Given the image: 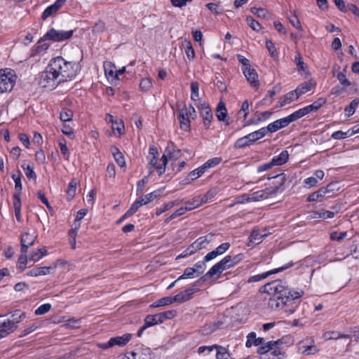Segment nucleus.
Here are the masks:
<instances>
[{
	"label": "nucleus",
	"instance_id": "ea45409f",
	"mask_svg": "<svg viewBox=\"0 0 359 359\" xmlns=\"http://www.w3.org/2000/svg\"><path fill=\"white\" fill-rule=\"evenodd\" d=\"M41 324L40 323L36 321L30 325H27L26 327H25L23 330H21V333L19 335L20 337H25L26 335L33 332L35 331L37 328L40 327Z\"/></svg>",
	"mask_w": 359,
	"mask_h": 359
},
{
	"label": "nucleus",
	"instance_id": "7ed1b4c3",
	"mask_svg": "<svg viewBox=\"0 0 359 359\" xmlns=\"http://www.w3.org/2000/svg\"><path fill=\"white\" fill-rule=\"evenodd\" d=\"M25 318V313L15 310L6 315L0 316V337H6L18 327V324Z\"/></svg>",
	"mask_w": 359,
	"mask_h": 359
},
{
	"label": "nucleus",
	"instance_id": "e433bc0d",
	"mask_svg": "<svg viewBox=\"0 0 359 359\" xmlns=\"http://www.w3.org/2000/svg\"><path fill=\"white\" fill-rule=\"evenodd\" d=\"M174 302L175 301L173 300V297H166L156 301L155 302L150 305V307L157 308L160 306L170 305Z\"/></svg>",
	"mask_w": 359,
	"mask_h": 359
},
{
	"label": "nucleus",
	"instance_id": "09e8293b",
	"mask_svg": "<svg viewBox=\"0 0 359 359\" xmlns=\"http://www.w3.org/2000/svg\"><path fill=\"white\" fill-rule=\"evenodd\" d=\"M76 184L77 183L74 180H72L69 183L68 189L67 191V199L68 201H71L74 196L76 189Z\"/></svg>",
	"mask_w": 359,
	"mask_h": 359
},
{
	"label": "nucleus",
	"instance_id": "ddd939ff",
	"mask_svg": "<svg viewBox=\"0 0 359 359\" xmlns=\"http://www.w3.org/2000/svg\"><path fill=\"white\" fill-rule=\"evenodd\" d=\"M105 76L109 82L115 84L118 81V73L116 66L111 62H104L103 65Z\"/></svg>",
	"mask_w": 359,
	"mask_h": 359
},
{
	"label": "nucleus",
	"instance_id": "f3484780",
	"mask_svg": "<svg viewBox=\"0 0 359 359\" xmlns=\"http://www.w3.org/2000/svg\"><path fill=\"white\" fill-rule=\"evenodd\" d=\"M242 72L252 87L257 88L259 86L258 74L254 68L250 66L244 69Z\"/></svg>",
	"mask_w": 359,
	"mask_h": 359
},
{
	"label": "nucleus",
	"instance_id": "69168bd1",
	"mask_svg": "<svg viewBox=\"0 0 359 359\" xmlns=\"http://www.w3.org/2000/svg\"><path fill=\"white\" fill-rule=\"evenodd\" d=\"M358 106V101L357 100H352L349 106L346 107V109H345L346 116H352L354 114Z\"/></svg>",
	"mask_w": 359,
	"mask_h": 359
},
{
	"label": "nucleus",
	"instance_id": "2f4dec72",
	"mask_svg": "<svg viewBox=\"0 0 359 359\" xmlns=\"http://www.w3.org/2000/svg\"><path fill=\"white\" fill-rule=\"evenodd\" d=\"M268 133L269 130H266V127H263L255 132L249 133L248 137L251 139V142L253 143L264 137Z\"/></svg>",
	"mask_w": 359,
	"mask_h": 359
},
{
	"label": "nucleus",
	"instance_id": "58836bf2",
	"mask_svg": "<svg viewBox=\"0 0 359 359\" xmlns=\"http://www.w3.org/2000/svg\"><path fill=\"white\" fill-rule=\"evenodd\" d=\"M252 144L251 139L248 137V135L238 139L234 143V147L236 149H241L245 147H248Z\"/></svg>",
	"mask_w": 359,
	"mask_h": 359
},
{
	"label": "nucleus",
	"instance_id": "6e6d98bb",
	"mask_svg": "<svg viewBox=\"0 0 359 359\" xmlns=\"http://www.w3.org/2000/svg\"><path fill=\"white\" fill-rule=\"evenodd\" d=\"M326 193H327L326 190H325L323 189H320L318 190L317 191H315V192L312 193L311 194H310L307 198V201L309 202L315 201L318 200L319 198L323 197Z\"/></svg>",
	"mask_w": 359,
	"mask_h": 359
},
{
	"label": "nucleus",
	"instance_id": "aec40b11",
	"mask_svg": "<svg viewBox=\"0 0 359 359\" xmlns=\"http://www.w3.org/2000/svg\"><path fill=\"white\" fill-rule=\"evenodd\" d=\"M290 124L287 117L281 118L278 119L271 123H269L266 126V130H269V133H273L278 130L283 128L287 126Z\"/></svg>",
	"mask_w": 359,
	"mask_h": 359
},
{
	"label": "nucleus",
	"instance_id": "5701e85b",
	"mask_svg": "<svg viewBox=\"0 0 359 359\" xmlns=\"http://www.w3.org/2000/svg\"><path fill=\"white\" fill-rule=\"evenodd\" d=\"M194 290L192 288H187L184 291L178 293L173 297L175 302L183 303L184 302L190 300L193 297Z\"/></svg>",
	"mask_w": 359,
	"mask_h": 359
},
{
	"label": "nucleus",
	"instance_id": "cd10ccee",
	"mask_svg": "<svg viewBox=\"0 0 359 359\" xmlns=\"http://www.w3.org/2000/svg\"><path fill=\"white\" fill-rule=\"evenodd\" d=\"M217 118L220 121H225L227 117V110L226 108L225 103L223 101H220L216 109Z\"/></svg>",
	"mask_w": 359,
	"mask_h": 359
},
{
	"label": "nucleus",
	"instance_id": "a211bd4d",
	"mask_svg": "<svg viewBox=\"0 0 359 359\" xmlns=\"http://www.w3.org/2000/svg\"><path fill=\"white\" fill-rule=\"evenodd\" d=\"M294 62L299 74L304 78H308L311 74L309 71L307 65L304 62L303 58L299 53H297L294 57Z\"/></svg>",
	"mask_w": 359,
	"mask_h": 359
},
{
	"label": "nucleus",
	"instance_id": "79ce46f5",
	"mask_svg": "<svg viewBox=\"0 0 359 359\" xmlns=\"http://www.w3.org/2000/svg\"><path fill=\"white\" fill-rule=\"evenodd\" d=\"M213 235L208 234L204 236H201L195 241L199 248L201 250L206 248L207 245L212 241Z\"/></svg>",
	"mask_w": 359,
	"mask_h": 359
},
{
	"label": "nucleus",
	"instance_id": "a878e982",
	"mask_svg": "<svg viewBox=\"0 0 359 359\" xmlns=\"http://www.w3.org/2000/svg\"><path fill=\"white\" fill-rule=\"evenodd\" d=\"M289 158V154L287 150L282 151L278 155L274 156L271 159V164L273 166H279L285 164Z\"/></svg>",
	"mask_w": 359,
	"mask_h": 359
},
{
	"label": "nucleus",
	"instance_id": "13d9d810",
	"mask_svg": "<svg viewBox=\"0 0 359 359\" xmlns=\"http://www.w3.org/2000/svg\"><path fill=\"white\" fill-rule=\"evenodd\" d=\"M246 21L248 22V26L250 28H252L253 30H255L256 32H259L261 29L260 24L259 23L258 21L255 20L252 17L248 16L246 18Z\"/></svg>",
	"mask_w": 359,
	"mask_h": 359
},
{
	"label": "nucleus",
	"instance_id": "4c0bfd02",
	"mask_svg": "<svg viewBox=\"0 0 359 359\" xmlns=\"http://www.w3.org/2000/svg\"><path fill=\"white\" fill-rule=\"evenodd\" d=\"M284 357V353L280 349L272 347V349L267 353V357H262V359H283Z\"/></svg>",
	"mask_w": 359,
	"mask_h": 359
},
{
	"label": "nucleus",
	"instance_id": "774afa93",
	"mask_svg": "<svg viewBox=\"0 0 359 359\" xmlns=\"http://www.w3.org/2000/svg\"><path fill=\"white\" fill-rule=\"evenodd\" d=\"M51 309L50 304H43L39 306L34 311L35 315L40 316L48 313Z\"/></svg>",
	"mask_w": 359,
	"mask_h": 359
},
{
	"label": "nucleus",
	"instance_id": "c85d7f7f",
	"mask_svg": "<svg viewBox=\"0 0 359 359\" xmlns=\"http://www.w3.org/2000/svg\"><path fill=\"white\" fill-rule=\"evenodd\" d=\"M178 119L180 123V128L184 131H188L190 128V118L186 116L182 109L179 111Z\"/></svg>",
	"mask_w": 359,
	"mask_h": 359
},
{
	"label": "nucleus",
	"instance_id": "680f3d73",
	"mask_svg": "<svg viewBox=\"0 0 359 359\" xmlns=\"http://www.w3.org/2000/svg\"><path fill=\"white\" fill-rule=\"evenodd\" d=\"M191 98L193 100H197L199 97V85L197 82H192L191 83Z\"/></svg>",
	"mask_w": 359,
	"mask_h": 359
},
{
	"label": "nucleus",
	"instance_id": "7c9ffc66",
	"mask_svg": "<svg viewBox=\"0 0 359 359\" xmlns=\"http://www.w3.org/2000/svg\"><path fill=\"white\" fill-rule=\"evenodd\" d=\"M111 153H112L114 160L116 161L117 164L120 167H125L126 166L125 157L123 155V154L120 151V150L117 147H114L111 148Z\"/></svg>",
	"mask_w": 359,
	"mask_h": 359
},
{
	"label": "nucleus",
	"instance_id": "864d4df0",
	"mask_svg": "<svg viewBox=\"0 0 359 359\" xmlns=\"http://www.w3.org/2000/svg\"><path fill=\"white\" fill-rule=\"evenodd\" d=\"M195 277H197L195 270L192 267H188L185 269L183 274L178 277V280L194 278Z\"/></svg>",
	"mask_w": 359,
	"mask_h": 359
},
{
	"label": "nucleus",
	"instance_id": "f03ea898",
	"mask_svg": "<svg viewBox=\"0 0 359 359\" xmlns=\"http://www.w3.org/2000/svg\"><path fill=\"white\" fill-rule=\"evenodd\" d=\"M263 292L273 297L269 300V306L275 311H282L287 316L294 313L299 306L304 291L287 287L281 280H275L263 286Z\"/></svg>",
	"mask_w": 359,
	"mask_h": 359
},
{
	"label": "nucleus",
	"instance_id": "39448f33",
	"mask_svg": "<svg viewBox=\"0 0 359 359\" xmlns=\"http://www.w3.org/2000/svg\"><path fill=\"white\" fill-rule=\"evenodd\" d=\"M16 76L8 69H0V94L11 92L15 84Z\"/></svg>",
	"mask_w": 359,
	"mask_h": 359
},
{
	"label": "nucleus",
	"instance_id": "8fccbe9b",
	"mask_svg": "<svg viewBox=\"0 0 359 359\" xmlns=\"http://www.w3.org/2000/svg\"><path fill=\"white\" fill-rule=\"evenodd\" d=\"M185 46V53L187 57L189 60H192L195 57V51L193 48V46L191 45V43L190 41H185L184 42Z\"/></svg>",
	"mask_w": 359,
	"mask_h": 359
},
{
	"label": "nucleus",
	"instance_id": "1a4fd4ad",
	"mask_svg": "<svg viewBox=\"0 0 359 359\" xmlns=\"http://www.w3.org/2000/svg\"><path fill=\"white\" fill-rule=\"evenodd\" d=\"M268 179H275V181L273 182V187H268L266 188L265 189L262 190L266 191V195H267V198L272 196H274L279 191L280 189L283 186V184L285 182V177L283 173H281L276 176L269 177Z\"/></svg>",
	"mask_w": 359,
	"mask_h": 359
},
{
	"label": "nucleus",
	"instance_id": "0eeeda50",
	"mask_svg": "<svg viewBox=\"0 0 359 359\" xmlns=\"http://www.w3.org/2000/svg\"><path fill=\"white\" fill-rule=\"evenodd\" d=\"M74 33V30H59L54 28L50 29L44 35V39H48L55 42H61L69 39Z\"/></svg>",
	"mask_w": 359,
	"mask_h": 359
},
{
	"label": "nucleus",
	"instance_id": "412c9836",
	"mask_svg": "<svg viewBox=\"0 0 359 359\" xmlns=\"http://www.w3.org/2000/svg\"><path fill=\"white\" fill-rule=\"evenodd\" d=\"M47 39H44L43 36L38 41L37 43L32 50L31 56L35 57L45 53L50 47V44L44 42Z\"/></svg>",
	"mask_w": 359,
	"mask_h": 359
},
{
	"label": "nucleus",
	"instance_id": "72a5a7b5",
	"mask_svg": "<svg viewBox=\"0 0 359 359\" xmlns=\"http://www.w3.org/2000/svg\"><path fill=\"white\" fill-rule=\"evenodd\" d=\"M47 254H48V252L46 248H39V249H37L36 251L32 252L31 255L29 256V260L36 262L39 261Z\"/></svg>",
	"mask_w": 359,
	"mask_h": 359
},
{
	"label": "nucleus",
	"instance_id": "f8f14e48",
	"mask_svg": "<svg viewBox=\"0 0 359 359\" xmlns=\"http://www.w3.org/2000/svg\"><path fill=\"white\" fill-rule=\"evenodd\" d=\"M200 114L203 118V126L205 129H209L213 119L212 110L206 103L201 104L198 107Z\"/></svg>",
	"mask_w": 359,
	"mask_h": 359
},
{
	"label": "nucleus",
	"instance_id": "052dcab7",
	"mask_svg": "<svg viewBox=\"0 0 359 359\" xmlns=\"http://www.w3.org/2000/svg\"><path fill=\"white\" fill-rule=\"evenodd\" d=\"M112 130L114 134L117 133L118 136H121L124 133V125L121 121H115V124L112 125Z\"/></svg>",
	"mask_w": 359,
	"mask_h": 359
},
{
	"label": "nucleus",
	"instance_id": "5fc2aeb1",
	"mask_svg": "<svg viewBox=\"0 0 359 359\" xmlns=\"http://www.w3.org/2000/svg\"><path fill=\"white\" fill-rule=\"evenodd\" d=\"M347 236L346 231H332L330 235V238L331 241H343Z\"/></svg>",
	"mask_w": 359,
	"mask_h": 359
},
{
	"label": "nucleus",
	"instance_id": "c756f323",
	"mask_svg": "<svg viewBox=\"0 0 359 359\" xmlns=\"http://www.w3.org/2000/svg\"><path fill=\"white\" fill-rule=\"evenodd\" d=\"M346 66L342 71L337 72L336 77L341 86L348 88L351 86V82L346 77Z\"/></svg>",
	"mask_w": 359,
	"mask_h": 359
},
{
	"label": "nucleus",
	"instance_id": "393cba45",
	"mask_svg": "<svg viewBox=\"0 0 359 359\" xmlns=\"http://www.w3.org/2000/svg\"><path fill=\"white\" fill-rule=\"evenodd\" d=\"M132 337L131 334H124L122 336H118L115 337H111L110 339L111 347L114 346H123L127 344V343L130 340Z\"/></svg>",
	"mask_w": 359,
	"mask_h": 359
},
{
	"label": "nucleus",
	"instance_id": "603ef678",
	"mask_svg": "<svg viewBox=\"0 0 359 359\" xmlns=\"http://www.w3.org/2000/svg\"><path fill=\"white\" fill-rule=\"evenodd\" d=\"M207 262H204V259L202 261H198L196 262L194 266L192 267L195 270L196 273V276H199L202 274L206 269L205 263Z\"/></svg>",
	"mask_w": 359,
	"mask_h": 359
},
{
	"label": "nucleus",
	"instance_id": "bf43d9fd",
	"mask_svg": "<svg viewBox=\"0 0 359 359\" xmlns=\"http://www.w3.org/2000/svg\"><path fill=\"white\" fill-rule=\"evenodd\" d=\"M161 323H163L166 319H172L177 316V311L175 310H170L159 313Z\"/></svg>",
	"mask_w": 359,
	"mask_h": 359
},
{
	"label": "nucleus",
	"instance_id": "473e14b6",
	"mask_svg": "<svg viewBox=\"0 0 359 359\" xmlns=\"http://www.w3.org/2000/svg\"><path fill=\"white\" fill-rule=\"evenodd\" d=\"M216 359H229L231 358V353H229L227 348L218 345L216 347Z\"/></svg>",
	"mask_w": 359,
	"mask_h": 359
},
{
	"label": "nucleus",
	"instance_id": "6e6552de",
	"mask_svg": "<svg viewBox=\"0 0 359 359\" xmlns=\"http://www.w3.org/2000/svg\"><path fill=\"white\" fill-rule=\"evenodd\" d=\"M266 191L259 190L252 194H242L236 197L235 203L241 204L266 199L267 195H266Z\"/></svg>",
	"mask_w": 359,
	"mask_h": 359
},
{
	"label": "nucleus",
	"instance_id": "dca6fc26",
	"mask_svg": "<svg viewBox=\"0 0 359 359\" xmlns=\"http://www.w3.org/2000/svg\"><path fill=\"white\" fill-rule=\"evenodd\" d=\"M36 236L28 232L23 233L20 237V251L26 253L29 247L32 246L36 240Z\"/></svg>",
	"mask_w": 359,
	"mask_h": 359
},
{
	"label": "nucleus",
	"instance_id": "e2e57ef3",
	"mask_svg": "<svg viewBox=\"0 0 359 359\" xmlns=\"http://www.w3.org/2000/svg\"><path fill=\"white\" fill-rule=\"evenodd\" d=\"M181 109L184 112L186 116H188L190 118L194 119L196 117V111L191 104H189L188 107L184 106Z\"/></svg>",
	"mask_w": 359,
	"mask_h": 359
},
{
	"label": "nucleus",
	"instance_id": "bb28decb",
	"mask_svg": "<svg viewBox=\"0 0 359 359\" xmlns=\"http://www.w3.org/2000/svg\"><path fill=\"white\" fill-rule=\"evenodd\" d=\"M299 97L298 93L296 89L294 90H291L289 93H286L284 96L280 97V106L283 107L287 104L291 103L292 102L297 100Z\"/></svg>",
	"mask_w": 359,
	"mask_h": 359
},
{
	"label": "nucleus",
	"instance_id": "49530a36",
	"mask_svg": "<svg viewBox=\"0 0 359 359\" xmlns=\"http://www.w3.org/2000/svg\"><path fill=\"white\" fill-rule=\"evenodd\" d=\"M205 171L206 170L203 167V165H201L200 167L197 168L196 169L191 171L189 173L188 177L191 181H194V180L198 179V177H200L201 176H202L205 172Z\"/></svg>",
	"mask_w": 359,
	"mask_h": 359
},
{
	"label": "nucleus",
	"instance_id": "f257e3e1",
	"mask_svg": "<svg viewBox=\"0 0 359 359\" xmlns=\"http://www.w3.org/2000/svg\"><path fill=\"white\" fill-rule=\"evenodd\" d=\"M80 72L79 63L68 61L62 56L53 57L39 74V85L48 90L55 89L60 83L74 79Z\"/></svg>",
	"mask_w": 359,
	"mask_h": 359
},
{
	"label": "nucleus",
	"instance_id": "37998d69",
	"mask_svg": "<svg viewBox=\"0 0 359 359\" xmlns=\"http://www.w3.org/2000/svg\"><path fill=\"white\" fill-rule=\"evenodd\" d=\"M153 86L152 80L149 77L142 78L140 82V88L143 92L149 91Z\"/></svg>",
	"mask_w": 359,
	"mask_h": 359
},
{
	"label": "nucleus",
	"instance_id": "423d86ee",
	"mask_svg": "<svg viewBox=\"0 0 359 359\" xmlns=\"http://www.w3.org/2000/svg\"><path fill=\"white\" fill-rule=\"evenodd\" d=\"M297 352L302 355H313L320 351L313 337H306L297 345Z\"/></svg>",
	"mask_w": 359,
	"mask_h": 359
},
{
	"label": "nucleus",
	"instance_id": "4be33fe9",
	"mask_svg": "<svg viewBox=\"0 0 359 359\" xmlns=\"http://www.w3.org/2000/svg\"><path fill=\"white\" fill-rule=\"evenodd\" d=\"M55 268H53L51 266H35L32 270L29 271L27 272V276H32V277H36L40 276H46L48 274H50L51 273V271L53 270Z\"/></svg>",
	"mask_w": 359,
	"mask_h": 359
},
{
	"label": "nucleus",
	"instance_id": "6ab92c4d",
	"mask_svg": "<svg viewBox=\"0 0 359 359\" xmlns=\"http://www.w3.org/2000/svg\"><path fill=\"white\" fill-rule=\"evenodd\" d=\"M268 236V233H262L259 229H254L249 237L248 246H254L259 244Z\"/></svg>",
	"mask_w": 359,
	"mask_h": 359
},
{
	"label": "nucleus",
	"instance_id": "4468645a",
	"mask_svg": "<svg viewBox=\"0 0 359 359\" xmlns=\"http://www.w3.org/2000/svg\"><path fill=\"white\" fill-rule=\"evenodd\" d=\"M224 257L213 265L205 274V278H212L215 275H220L224 271L229 269Z\"/></svg>",
	"mask_w": 359,
	"mask_h": 359
},
{
	"label": "nucleus",
	"instance_id": "338daca9",
	"mask_svg": "<svg viewBox=\"0 0 359 359\" xmlns=\"http://www.w3.org/2000/svg\"><path fill=\"white\" fill-rule=\"evenodd\" d=\"M289 21L290 24L294 27L297 30L302 31L303 27L302 26V24L297 18V15H296V13H294V15L289 18Z\"/></svg>",
	"mask_w": 359,
	"mask_h": 359
},
{
	"label": "nucleus",
	"instance_id": "f704fd0d",
	"mask_svg": "<svg viewBox=\"0 0 359 359\" xmlns=\"http://www.w3.org/2000/svg\"><path fill=\"white\" fill-rule=\"evenodd\" d=\"M242 257L243 255L238 254L235 256L226 255L224 259L229 269H231L241 262Z\"/></svg>",
	"mask_w": 359,
	"mask_h": 359
},
{
	"label": "nucleus",
	"instance_id": "2eb2a0df",
	"mask_svg": "<svg viewBox=\"0 0 359 359\" xmlns=\"http://www.w3.org/2000/svg\"><path fill=\"white\" fill-rule=\"evenodd\" d=\"M161 319L160 318L159 313H156L155 315H148L144 319V325L139 329L137 332V337H140L144 331L149 327L161 324Z\"/></svg>",
	"mask_w": 359,
	"mask_h": 359
},
{
	"label": "nucleus",
	"instance_id": "a19ab883",
	"mask_svg": "<svg viewBox=\"0 0 359 359\" xmlns=\"http://www.w3.org/2000/svg\"><path fill=\"white\" fill-rule=\"evenodd\" d=\"M277 341H268L264 346H262L258 348L257 353L263 355V357H267V353H269L272 347H275Z\"/></svg>",
	"mask_w": 359,
	"mask_h": 359
},
{
	"label": "nucleus",
	"instance_id": "a18cd8bd",
	"mask_svg": "<svg viewBox=\"0 0 359 359\" xmlns=\"http://www.w3.org/2000/svg\"><path fill=\"white\" fill-rule=\"evenodd\" d=\"M304 116H306V114L304 111V109L301 108V109L294 111L293 113H292L291 114H290L289 116H287L286 117H287L289 123H291L292 122H294Z\"/></svg>",
	"mask_w": 359,
	"mask_h": 359
},
{
	"label": "nucleus",
	"instance_id": "0e129e2a",
	"mask_svg": "<svg viewBox=\"0 0 359 359\" xmlns=\"http://www.w3.org/2000/svg\"><path fill=\"white\" fill-rule=\"evenodd\" d=\"M60 119L62 121H69L72 120L73 116V112L72 110L68 109H63L60 114Z\"/></svg>",
	"mask_w": 359,
	"mask_h": 359
},
{
	"label": "nucleus",
	"instance_id": "b1692460",
	"mask_svg": "<svg viewBox=\"0 0 359 359\" xmlns=\"http://www.w3.org/2000/svg\"><path fill=\"white\" fill-rule=\"evenodd\" d=\"M316 86V83L313 79L300 83L296 88L299 97L307 92L311 90Z\"/></svg>",
	"mask_w": 359,
	"mask_h": 359
},
{
	"label": "nucleus",
	"instance_id": "de8ad7c7",
	"mask_svg": "<svg viewBox=\"0 0 359 359\" xmlns=\"http://www.w3.org/2000/svg\"><path fill=\"white\" fill-rule=\"evenodd\" d=\"M266 47L270 55L273 58L276 59L278 57V53L277 52L276 46L271 40L267 39L266 41Z\"/></svg>",
	"mask_w": 359,
	"mask_h": 359
},
{
	"label": "nucleus",
	"instance_id": "c9c22d12",
	"mask_svg": "<svg viewBox=\"0 0 359 359\" xmlns=\"http://www.w3.org/2000/svg\"><path fill=\"white\" fill-rule=\"evenodd\" d=\"M22 174L18 170L16 172L12 173L11 177L15 182V193H20L22 189V184L21 182Z\"/></svg>",
	"mask_w": 359,
	"mask_h": 359
},
{
	"label": "nucleus",
	"instance_id": "c03bdc74",
	"mask_svg": "<svg viewBox=\"0 0 359 359\" xmlns=\"http://www.w3.org/2000/svg\"><path fill=\"white\" fill-rule=\"evenodd\" d=\"M219 327V325L217 323H210L205 324L204 326L202 327L201 332L203 334L207 335L210 334L215 331H216Z\"/></svg>",
	"mask_w": 359,
	"mask_h": 359
},
{
	"label": "nucleus",
	"instance_id": "3c124183",
	"mask_svg": "<svg viewBox=\"0 0 359 359\" xmlns=\"http://www.w3.org/2000/svg\"><path fill=\"white\" fill-rule=\"evenodd\" d=\"M222 161V158L219 157H215L212 158H210L205 163H203L202 165L205 168V170H207L209 168H214L219 165Z\"/></svg>",
	"mask_w": 359,
	"mask_h": 359
},
{
	"label": "nucleus",
	"instance_id": "9d476101",
	"mask_svg": "<svg viewBox=\"0 0 359 359\" xmlns=\"http://www.w3.org/2000/svg\"><path fill=\"white\" fill-rule=\"evenodd\" d=\"M160 190L154 191L149 194L141 196L139 199L136 200L131 205L132 208L137 212V210L142 205H147L154 201L155 198L160 196Z\"/></svg>",
	"mask_w": 359,
	"mask_h": 359
},
{
	"label": "nucleus",
	"instance_id": "20e7f679",
	"mask_svg": "<svg viewBox=\"0 0 359 359\" xmlns=\"http://www.w3.org/2000/svg\"><path fill=\"white\" fill-rule=\"evenodd\" d=\"M147 159L148 161L147 168L150 174L154 170L157 172L159 176L165 173L168 163V156L166 154H164L161 158H158V152L156 147L150 146Z\"/></svg>",
	"mask_w": 359,
	"mask_h": 359
},
{
	"label": "nucleus",
	"instance_id": "9b49d317",
	"mask_svg": "<svg viewBox=\"0 0 359 359\" xmlns=\"http://www.w3.org/2000/svg\"><path fill=\"white\" fill-rule=\"evenodd\" d=\"M292 265H293L292 263H289V264H287L281 267L274 269L270 270L269 271H266V272H264V273H262L260 274H257V275L250 276L248 280V283H255V282L261 281L272 274L282 272V271H285V269L290 268L291 266H292Z\"/></svg>",
	"mask_w": 359,
	"mask_h": 359
},
{
	"label": "nucleus",
	"instance_id": "4d7b16f0",
	"mask_svg": "<svg viewBox=\"0 0 359 359\" xmlns=\"http://www.w3.org/2000/svg\"><path fill=\"white\" fill-rule=\"evenodd\" d=\"M271 114H272V112L269 111H265L263 112H260L257 115V118L256 121L255 122H253V123L258 124L259 123L264 122V121L268 120L270 118V116H271Z\"/></svg>",
	"mask_w": 359,
	"mask_h": 359
}]
</instances>
